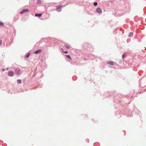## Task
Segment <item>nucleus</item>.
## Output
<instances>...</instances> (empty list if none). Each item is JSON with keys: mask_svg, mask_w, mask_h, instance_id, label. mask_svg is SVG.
I'll use <instances>...</instances> for the list:
<instances>
[{"mask_svg": "<svg viewBox=\"0 0 146 146\" xmlns=\"http://www.w3.org/2000/svg\"><path fill=\"white\" fill-rule=\"evenodd\" d=\"M62 51L63 52V51H64V50H63V49L62 48Z\"/></svg>", "mask_w": 146, "mask_h": 146, "instance_id": "obj_20", "label": "nucleus"}, {"mask_svg": "<svg viewBox=\"0 0 146 146\" xmlns=\"http://www.w3.org/2000/svg\"><path fill=\"white\" fill-rule=\"evenodd\" d=\"M4 24L2 22H0V26H3Z\"/></svg>", "mask_w": 146, "mask_h": 146, "instance_id": "obj_13", "label": "nucleus"}, {"mask_svg": "<svg viewBox=\"0 0 146 146\" xmlns=\"http://www.w3.org/2000/svg\"><path fill=\"white\" fill-rule=\"evenodd\" d=\"M15 73L17 74H19L20 73V70L19 69L15 71Z\"/></svg>", "mask_w": 146, "mask_h": 146, "instance_id": "obj_9", "label": "nucleus"}, {"mask_svg": "<svg viewBox=\"0 0 146 146\" xmlns=\"http://www.w3.org/2000/svg\"><path fill=\"white\" fill-rule=\"evenodd\" d=\"M96 12L99 13H101L102 12V9L100 8H98L96 10Z\"/></svg>", "mask_w": 146, "mask_h": 146, "instance_id": "obj_2", "label": "nucleus"}, {"mask_svg": "<svg viewBox=\"0 0 146 146\" xmlns=\"http://www.w3.org/2000/svg\"><path fill=\"white\" fill-rule=\"evenodd\" d=\"M42 15V14H36L35 15L36 17H40Z\"/></svg>", "mask_w": 146, "mask_h": 146, "instance_id": "obj_7", "label": "nucleus"}, {"mask_svg": "<svg viewBox=\"0 0 146 146\" xmlns=\"http://www.w3.org/2000/svg\"><path fill=\"white\" fill-rule=\"evenodd\" d=\"M17 82L18 84H20L21 83V80H17Z\"/></svg>", "mask_w": 146, "mask_h": 146, "instance_id": "obj_12", "label": "nucleus"}, {"mask_svg": "<svg viewBox=\"0 0 146 146\" xmlns=\"http://www.w3.org/2000/svg\"><path fill=\"white\" fill-rule=\"evenodd\" d=\"M41 1L40 0H37L36 3L37 4H39L41 3Z\"/></svg>", "mask_w": 146, "mask_h": 146, "instance_id": "obj_10", "label": "nucleus"}, {"mask_svg": "<svg viewBox=\"0 0 146 146\" xmlns=\"http://www.w3.org/2000/svg\"><path fill=\"white\" fill-rule=\"evenodd\" d=\"M133 35V33L131 32L129 33L128 36L129 37H131Z\"/></svg>", "mask_w": 146, "mask_h": 146, "instance_id": "obj_8", "label": "nucleus"}, {"mask_svg": "<svg viewBox=\"0 0 146 146\" xmlns=\"http://www.w3.org/2000/svg\"><path fill=\"white\" fill-rule=\"evenodd\" d=\"M62 7V5H61L57 6L56 7V11L58 12L60 11L61 10V7Z\"/></svg>", "mask_w": 146, "mask_h": 146, "instance_id": "obj_1", "label": "nucleus"}, {"mask_svg": "<svg viewBox=\"0 0 146 146\" xmlns=\"http://www.w3.org/2000/svg\"><path fill=\"white\" fill-rule=\"evenodd\" d=\"M2 43V41L1 40H0V45H1Z\"/></svg>", "mask_w": 146, "mask_h": 146, "instance_id": "obj_18", "label": "nucleus"}, {"mask_svg": "<svg viewBox=\"0 0 146 146\" xmlns=\"http://www.w3.org/2000/svg\"><path fill=\"white\" fill-rule=\"evenodd\" d=\"M66 56L70 60H71V58L69 55H66Z\"/></svg>", "mask_w": 146, "mask_h": 146, "instance_id": "obj_11", "label": "nucleus"}, {"mask_svg": "<svg viewBox=\"0 0 146 146\" xmlns=\"http://www.w3.org/2000/svg\"><path fill=\"white\" fill-rule=\"evenodd\" d=\"M41 51V50L39 49V50H37L36 51H35V54H37L38 53L40 52Z\"/></svg>", "mask_w": 146, "mask_h": 146, "instance_id": "obj_6", "label": "nucleus"}, {"mask_svg": "<svg viewBox=\"0 0 146 146\" xmlns=\"http://www.w3.org/2000/svg\"><path fill=\"white\" fill-rule=\"evenodd\" d=\"M30 53H28L27 55L26 56V58H28V57H29V56H30Z\"/></svg>", "mask_w": 146, "mask_h": 146, "instance_id": "obj_14", "label": "nucleus"}, {"mask_svg": "<svg viewBox=\"0 0 146 146\" xmlns=\"http://www.w3.org/2000/svg\"><path fill=\"white\" fill-rule=\"evenodd\" d=\"M14 74V72L12 71H10L8 72V75L10 76H12Z\"/></svg>", "mask_w": 146, "mask_h": 146, "instance_id": "obj_3", "label": "nucleus"}, {"mask_svg": "<svg viewBox=\"0 0 146 146\" xmlns=\"http://www.w3.org/2000/svg\"><path fill=\"white\" fill-rule=\"evenodd\" d=\"M122 57H123V58H124L125 57L124 56V55H123Z\"/></svg>", "mask_w": 146, "mask_h": 146, "instance_id": "obj_19", "label": "nucleus"}, {"mask_svg": "<svg viewBox=\"0 0 146 146\" xmlns=\"http://www.w3.org/2000/svg\"><path fill=\"white\" fill-rule=\"evenodd\" d=\"M107 64L112 66L114 64V62H113L111 61H107Z\"/></svg>", "mask_w": 146, "mask_h": 146, "instance_id": "obj_5", "label": "nucleus"}, {"mask_svg": "<svg viewBox=\"0 0 146 146\" xmlns=\"http://www.w3.org/2000/svg\"><path fill=\"white\" fill-rule=\"evenodd\" d=\"M63 52L65 54H67L68 53L67 51H63Z\"/></svg>", "mask_w": 146, "mask_h": 146, "instance_id": "obj_17", "label": "nucleus"}, {"mask_svg": "<svg viewBox=\"0 0 146 146\" xmlns=\"http://www.w3.org/2000/svg\"><path fill=\"white\" fill-rule=\"evenodd\" d=\"M64 47H66L67 48H68V49L70 48L67 45H64Z\"/></svg>", "mask_w": 146, "mask_h": 146, "instance_id": "obj_16", "label": "nucleus"}, {"mask_svg": "<svg viewBox=\"0 0 146 146\" xmlns=\"http://www.w3.org/2000/svg\"><path fill=\"white\" fill-rule=\"evenodd\" d=\"M98 3L97 2H95L94 3V6H96L97 5Z\"/></svg>", "mask_w": 146, "mask_h": 146, "instance_id": "obj_15", "label": "nucleus"}, {"mask_svg": "<svg viewBox=\"0 0 146 146\" xmlns=\"http://www.w3.org/2000/svg\"><path fill=\"white\" fill-rule=\"evenodd\" d=\"M29 11V9H25V10H24L23 11L20 12V13L21 14H22L25 13L27 12H28Z\"/></svg>", "mask_w": 146, "mask_h": 146, "instance_id": "obj_4", "label": "nucleus"}]
</instances>
